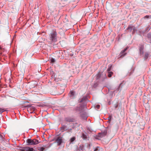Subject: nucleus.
<instances>
[{"label": "nucleus", "mask_w": 151, "mask_h": 151, "mask_svg": "<svg viewBox=\"0 0 151 151\" xmlns=\"http://www.w3.org/2000/svg\"><path fill=\"white\" fill-rule=\"evenodd\" d=\"M82 137L84 139H86L87 138V135L84 134V133H83L82 134Z\"/></svg>", "instance_id": "f8f14e48"}, {"label": "nucleus", "mask_w": 151, "mask_h": 151, "mask_svg": "<svg viewBox=\"0 0 151 151\" xmlns=\"http://www.w3.org/2000/svg\"><path fill=\"white\" fill-rule=\"evenodd\" d=\"M148 36L149 37H151V34H149Z\"/></svg>", "instance_id": "bb28decb"}, {"label": "nucleus", "mask_w": 151, "mask_h": 151, "mask_svg": "<svg viewBox=\"0 0 151 151\" xmlns=\"http://www.w3.org/2000/svg\"><path fill=\"white\" fill-rule=\"evenodd\" d=\"M57 32L55 31H53L49 35V40L52 42H56L57 40Z\"/></svg>", "instance_id": "f257e3e1"}, {"label": "nucleus", "mask_w": 151, "mask_h": 151, "mask_svg": "<svg viewBox=\"0 0 151 151\" xmlns=\"http://www.w3.org/2000/svg\"><path fill=\"white\" fill-rule=\"evenodd\" d=\"M128 47H127L125 49L122 51L120 53V57H122L125 56L126 54V53H124L125 51L127 50Z\"/></svg>", "instance_id": "0eeeda50"}, {"label": "nucleus", "mask_w": 151, "mask_h": 151, "mask_svg": "<svg viewBox=\"0 0 151 151\" xmlns=\"http://www.w3.org/2000/svg\"><path fill=\"white\" fill-rule=\"evenodd\" d=\"M149 54L147 53H145V58L146 59H147L148 57Z\"/></svg>", "instance_id": "4468645a"}, {"label": "nucleus", "mask_w": 151, "mask_h": 151, "mask_svg": "<svg viewBox=\"0 0 151 151\" xmlns=\"http://www.w3.org/2000/svg\"><path fill=\"white\" fill-rule=\"evenodd\" d=\"M6 110H5L4 109L0 108V113L1 114L3 112L5 111Z\"/></svg>", "instance_id": "2eb2a0df"}, {"label": "nucleus", "mask_w": 151, "mask_h": 151, "mask_svg": "<svg viewBox=\"0 0 151 151\" xmlns=\"http://www.w3.org/2000/svg\"><path fill=\"white\" fill-rule=\"evenodd\" d=\"M76 139V137H73L72 138H71L70 139V143H72L73 141H74L75 139Z\"/></svg>", "instance_id": "9b49d317"}, {"label": "nucleus", "mask_w": 151, "mask_h": 151, "mask_svg": "<svg viewBox=\"0 0 151 151\" xmlns=\"http://www.w3.org/2000/svg\"><path fill=\"white\" fill-rule=\"evenodd\" d=\"M63 142V139L60 137H58L56 139V142L57 143V145H60Z\"/></svg>", "instance_id": "20e7f679"}, {"label": "nucleus", "mask_w": 151, "mask_h": 151, "mask_svg": "<svg viewBox=\"0 0 151 151\" xmlns=\"http://www.w3.org/2000/svg\"><path fill=\"white\" fill-rule=\"evenodd\" d=\"M109 67L107 70V71L108 72H109L111 70V65H109Z\"/></svg>", "instance_id": "a211bd4d"}, {"label": "nucleus", "mask_w": 151, "mask_h": 151, "mask_svg": "<svg viewBox=\"0 0 151 151\" xmlns=\"http://www.w3.org/2000/svg\"><path fill=\"white\" fill-rule=\"evenodd\" d=\"M66 128V127H62L61 128L62 129H63V131L64 130H65V128ZM66 129H65V130H66Z\"/></svg>", "instance_id": "b1692460"}, {"label": "nucleus", "mask_w": 151, "mask_h": 151, "mask_svg": "<svg viewBox=\"0 0 151 151\" xmlns=\"http://www.w3.org/2000/svg\"><path fill=\"white\" fill-rule=\"evenodd\" d=\"M45 148L43 147H42L40 148L39 149V150L40 151H43L45 150Z\"/></svg>", "instance_id": "aec40b11"}, {"label": "nucleus", "mask_w": 151, "mask_h": 151, "mask_svg": "<svg viewBox=\"0 0 151 151\" xmlns=\"http://www.w3.org/2000/svg\"><path fill=\"white\" fill-rule=\"evenodd\" d=\"M143 48H144V46L142 45L141 47H140L139 48V50L140 53L141 54H143Z\"/></svg>", "instance_id": "9d476101"}, {"label": "nucleus", "mask_w": 151, "mask_h": 151, "mask_svg": "<svg viewBox=\"0 0 151 151\" xmlns=\"http://www.w3.org/2000/svg\"><path fill=\"white\" fill-rule=\"evenodd\" d=\"M65 120L68 122H74L75 121V119L73 117L71 116L65 118Z\"/></svg>", "instance_id": "7ed1b4c3"}, {"label": "nucleus", "mask_w": 151, "mask_h": 151, "mask_svg": "<svg viewBox=\"0 0 151 151\" xmlns=\"http://www.w3.org/2000/svg\"><path fill=\"white\" fill-rule=\"evenodd\" d=\"M84 147L83 145L80 146V147L79 149L80 150H84Z\"/></svg>", "instance_id": "6ab92c4d"}, {"label": "nucleus", "mask_w": 151, "mask_h": 151, "mask_svg": "<svg viewBox=\"0 0 151 151\" xmlns=\"http://www.w3.org/2000/svg\"><path fill=\"white\" fill-rule=\"evenodd\" d=\"M24 150L25 151H33L34 150L32 147H25L24 148Z\"/></svg>", "instance_id": "423d86ee"}, {"label": "nucleus", "mask_w": 151, "mask_h": 151, "mask_svg": "<svg viewBox=\"0 0 151 151\" xmlns=\"http://www.w3.org/2000/svg\"><path fill=\"white\" fill-rule=\"evenodd\" d=\"M85 98H82V99L81 100V101H80V102H82L84 100H85Z\"/></svg>", "instance_id": "a878e982"}, {"label": "nucleus", "mask_w": 151, "mask_h": 151, "mask_svg": "<svg viewBox=\"0 0 151 151\" xmlns=\"http://www.w3.org/2000/svg\"><path fill=\"white\" fill-rule=\"evenodd\" d=\"M74 93L73 91H70V97H72L74 96Z\"/></svg>", "instance_id": "ddd939ff"}, {"label": "nucleus", "mask_w": 151, "mask_h": 151, "mask_svg": "<svg viewBox=\"0 0 151 151\" xmlns=\"http://www.w3.org/2000/svg\"><path fill=\"white\" fill-rule=\"evenodd\" d=\"M28 145H36L39 144L40 142L37 139H29L26 141Z\"/></svg>", "instance_id": "f03ea898"}, {"label": "nucleus", "mask_w": 151, "mask_h": 151, "mask_svg": "<svg viewBox=\"0 0 151 151\" xmlns=\"http://www.w3.org/2000/svg\"><path fill=\"white\" fill-rule=\"evenodd\" d=\"M108 76L110 78L112 76V74H113V73L111 72H108Z\"/></svg>", "instance_id": "dca6fc26"}, {"label": "nucleus", "mask_w": 151, "mask_h": 151, "mask_svg": "<svg viewBox=\"0 0 151 151\" xmlns=\"http://www.w3.org/2000/svg\"><path fill=\"white\" fill-rule=\"evenodd\" d=\"M149 16H148V15H147V16H145L144 17V18H149Z\"/></svg>", "instance_id": "5701e85b"}, {"label": "nucleus", "mask_w": 151, "mask_h": 151, "mask_svg": "<svg viewBox=\"0 0 151 151\" xmlns=\"http://www.w3.org/2000/svg\"><path fill=\"white\" fill-rule=\"evenodd\" d=\"M112 117V116L111 115L109 116L108 118V119H109V122H110L111 120Z\"/></svg>", "instance_id": "f3484780"}, {"label": "nucleus", "mask_w": 151, "mask_h": 151, "mask_svg": "<svg viewBox=\"0 0 151 151\" xmlns=\"http://www.w3.org/2000/svg\"><path fill=\"white\" fill-rule=\"evenodd\" d=\"M3 137L0 134V140H3Z\"/></svg>", "instance_id": "4be33fe9"}, {"label": "nucleus", "mask_w": 151, "mask_h": 151, "mask_svg": "<svg viewBox=\"0 0 151 151\" xmlns=\"http://www.w3.org/2000/svg\"><path fill=\"white\" fill-rule=\"evenodd\" d=\"M107 133V131L105 130L103 132H101V133H100V136L101 137H103L105 135H106Z\"/></svg>", "instance_id": "1a4fd4ad"}, {"label": "nucleus", "mask_w": 151, "mask_h": 151, "mask_svg": "<svg viewBox=\"0 0 151 151\" xmlns=\"http://www.w3.org/2000/svg\"><path fill=\"white\" fill-rule=\"evenodd\" d=\"M132 29L134 31H135L136 30L135 27L132 25H129L127 28V30L128 31L131 32Z\"/></svg>", "instance_id": "39448f33"}, {"label": "nucleus", "mask_w": 151, "mask_h": 151, "mask_svg": "<svg viewBox=\"0 0 151 151\" xmlns=\"http://www.w3.org/2000/svg\"><path fill=\"white\" fill-rule=\"evenodd\" d=\"M100 106L99 105H97L96 106V107H97L98 109H99L100 108Z\"/></svg>", "instance_id": "393cba45"}, {"label": "nucleus", "mask_w": 151, "mask_h": 151, "mask_svg": "<svg viewBox=\"0 0 151 151\" xmlns=\"http://www.w3.org/2000/svg\"><path fill=\"white\" fill-rule=\"evenodd\" d=\"M50 60L51 62L52 63H54L55 61V60L52 58Z\"/></svg>", "instance_id": "412c9836"}, {"label": "nucleus", "mask_w": 151, "mask_h": 151, "mask_svg": "<svg viewBox=\"0 0 151 151\" xmlns=\"http://www.w3.org/2000/svg\"><path fill=\"white\" fill-rule=\"evenodd\" d=\"M50 72H51V73L52 75V77L53 76L54 77V80L55 81H58L61 80L60 79V78L59 79H57L56 78V77H55V75L54 74V73L53 71H50Z\"/></svg>", "instance_id": "6e6552de"}]
</instances>
